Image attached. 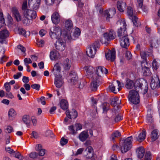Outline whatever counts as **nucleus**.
I'll list each match as a JSON object with an SVG mask.
<instances>
[{
  "mask_svg": "<svg viewBox=\"0 0 160 160\" xmlns=\"http://www.w3.org/2000/svg\"><path fill=\"white\" fill-rule=\"evenodd\" d=\"M120 135L121 134L119 132L116 131L112 134L111 136V139L112 140L114 141L116 138H118L120 136Z\"/></svg>",
  "mask_w": 160,
  "mask_h": 160,
  "instance_id": "obj_39",
  "label": "nucleus"
},
{
  "mask_svg": "<svg viewBox=\"0 0 160 160\" xmlns=\"http://www.w3.org/2000/svg\"><path fill=\"white\" fill-rule=\"evenodd\" d=\"M33 126H36L37 123V120L36 117L34 116H32L31 117V119Z\"/></svg>",
  "mask_w": 160,
  "mask_h": 160,
  "instance_id": "obj_57",
  "label": "nucleus"
},
{
  "mask_svg": "<svg viewBox=\"0 0 160 160\" xmlns=\"http://www.w3.org/2000/svg\"><path fill=\"white\" fill-rule=\"evenodd\" d=\"M69 129L70 131V133L73 135L76 134V132L74 129L73 125H71L69 127Z\"/></svg>",
  "mask_w": 160,
  "mask_h": 160,
  "instance_id": "obj_52",
  "label": "nucleus"
},
{
  "mask_svg": "<svg viewBox=\"0 0 160 160\" xmlns=\"http://www.w3.org/2000/svg\"><path fill=\"white\" fill-rule=\"evenodd\" d=\"M61 29L58 26L54 27L52 30H51L50 32V35L52 39H57L55 44L56 48L62 51L65 48L66 44L65 40L67 38H64L65 39L63 40L61 38ZM62 37L65 38L64 35H63Z\"/></svg>",
  "mask_w": 160,
  "mask_h": 160,
  "instance_id": "obj_1",
  "label": "nucleus"
},
{
  "mask_svg": "<svg viewBox=\"0 0 160 160\" xmlns=\"http://www.w3.org/2000/svg\"><path fill=\"white\" fill-rule=\"evenodd\" d=\"M116 37L115 33L114 31L110 29L108 32H107L104 34L103 36L101 38L100 41L102 43H108L111 40L115 39Z\"/></svg>",
  "mask_w": 160,
  "mask_h": 160,
  "instance_id": "obj_6",
  "label": "nucleus"
},
{
  "mask_svg": "<svg viewBox=\"0 0 160 160\" xmlns=\"http://www.w3.org/2000/svg\"><path fill=\"white\" fill-rule=\"evenodd\" d=\"M110 90L111 92H113L114 93H116L117 92H115V87L113 84H111L109 87Z\"/></svg>",
  "mask_w": 160,
  "mask_h": 160,
  "instance_id": "obj_59",
  "label": "nucleus"
},
{
  "mask_svg": "<svg viewBox=\"0 0 160 160\" xmlns=\"http://www.w3.org/2000/svg\"><path fill=\"white\" fill-rule=\"evenodd\" d=\"M40 87V85L38 84H34L31 85L32 88L33 89H36L38 91L39 90Z\"/></svg>",
  "mask_w": 160,
  "mask_h": 160,
  "instance_id": "obj_56",
  "label": "nucleus"
},
{
  "mask_svg": "<svg viewBox=\"0 0 160 160\" xmlns=\"http://www.w3.org/2000/svg\"><path fill=\"white\" fill-rule=\"evenodd\" d=\"M74 127L76 131L80 130L82 128V124L79 123H76L74 125Z\"/></svg>",
  "mask_w": 160,
  "mask_h": 160,
  "instance_id": "obj_49",
  "label": "nucleus"
},
{
  "mask_svg": "<svg viewBox=\"0 0 160 160\" xmlns=\"http://www.w3.org/2000/svg\"><path fill=\"white\" fill-rule=\"evenodd\" d=\"M24 62L25 65H28V64L31 63L32 62V60L30 58H24Z\"/></svg>",
  "mask_w": 160,
  "mask_h": 160,
  "instance_id": "obj_54",
  "label": "nucleus"
},
{
  "mask_svg": "<svg viewBox=\"0 0 160 160\" xmlns=\"http://www.w3.org/2000/svg\"><path fill=\"white\" fill-rule=\"evenodd\" d=\"M132 20L134 25L136 27H138L141 25V22L139 21L138 18L135 16L130 19Z\"/></svg>",
  "mask_w": 160,
  "mask_h": 160,
  "instance_id": "obj_36",
  "label": "nucleus"
},
{
  "mask_svg": "<svg viewBox=\"0 0 160 160\" xmlns=\"http://www.w3.org/2000/svg\"><path fill=\"white\" fill-rule=\"evenodd\" d=\"M134 12V11L132 7L130 6L128 7L127 9V13L130 19L135 16L133 15Z\"/></svg>",
  "mask_w": 160,
  "mask_h": 160,
  "instance_id": "obj_32",
  "label": "nucleus"
},
{
  "mask_svg": "<svg viewBox=\"0 0 160 160\" xmlns=\"http://www.w3.org/2000/svg\"><path fill=\"white\" fill-rule=\"evenodd\" d=\"M100 47L98 42H95L88 47L86 51V53L88 56L93 58L96 52L97 48Z\"/></svg>",
  "mask_w": 160,
  "mask_h": 160,
  "instance_id": "obj_9",
  "label": "nucleus"
},
{
  "mask_svg": "<svg viewBox=\"0 0 160 160\" xmlns=\"http://www.w3.org/2000/svg\"><path fill=\"white\" fill-rule=\"evenodd\" d=\"M54 84L57 88H60L63 84V81L62 76L55 77Z\"/></svg>",
  "mask_w": 160,
  "mask_h": 160,
  "instance_id": "obj_20",
  "label": "nucleus"
},
{
  "mask_svg": "<svg viewBox=\"0 0 160 160\" xmlns=\"http://www.w3.org/2000/svg\"><path fill=\"white\" fill-rule=\"evenodd\" d=\"M4 23L3 13L1 12V10L0 9V28L4 24Z\"/></svg>",
  "mask_w": 160,
  "mask_h": 160,
  "instance_id": "obj_43",
  "label": "nucleus"
},
{
  "mask_svg": "<svg viewBox=\"0 0 160 160\" xmlns=\"http://www.w3.org/2000/svg\"><path fill=\"white\" fill-rule=\"evenodd\" d=\"M125 57L128 60H130L132 58V55L129 51H127L125 53Z\"/></svg>",
  "mask_w": 160,
  "mask_h": 160,
  "instance_id": "obj_50",
  "label": "nucleus"
},
{
  "mask_svg": "<svg viewBox=\"0 0 160 160\" xmlns=\"http://www.w3.org/2000/svg\"><path fill=\"white\" fill-rule=\"evenodd\" d=\"M85 151L88 152L87 154L86 155L87 158H91L92 157L93 155V151L92 147L91 146L88 147L86 149Z\"/></svg>",
  "mask_w": 160,
  "mask_h": 160,
  "instance_id": "obj_26",
  "label": "nucleus"
},
{
  "mask_svg": "<svg viewBox=\"0 0 160 160\" xmlns=\"http://www.w3.org/2000/svg\"><path fill=\"white\" fill-rule=\"evenodd\" d=\"M69 77L71 78V82L73 83V84H76L78 79L76 73L73 72H71L69 74Z\"/></svg>",
  "mask_w": 160,
  "mask_h": 160,
  "instance_id": "obj_31",
  "label": "nucleus"
},
{
  "mask_svg": "<svg viewBox=\"0 0 160 160\" xmlns=\"http://www.w3.org/2000/svg\"><path fill=\"white\" fill-rule=\"evenodd\" d=\"M126 5V4L125 2L122 1H119L117 4V7L118 10L121 12H123Z\"/></svg>",
  "mask_w": 160,
  "mask_h": 160,
  "instance_id": "obj_28",
  "label": "nucleus"
},
{
  "mask_svg": "<svg viewBox=\"0 0 160 160\" xmlns=\"http://www.w3.org/2000/svg\"><path fill=\"white\" fill-rule=\"evenodd\" d=\"M61 66V64L59 63H56L54 66L52 72L55 77L62 76L60 75Z\"/></svg>",
  "mask_w": 160,
  "mask_h": 160,
  "instance_id": "obj_13",
  "label": "nucleus"
},
{
  "mask_svg": "<svg viewBox=\"0 0 160 160\" xmlns=\"http://www.w3.org/2000/svg\"><path fill=\"white\" fill-rule=\"evenodd\" d=\"M65 25L66 27V30L63 35H64V37L66 36V35L69 32H70L71 30L73 28V24L72 21L70 19H68L66 20L65 22Z\"/></svg>",
  "mask_w": 160,
  "mask_h": 160,
  "instance_id": "obj_16",
  "label": "nucleus"
},
{
  "mask_svg": "<svg viewBox=\"0 0 160 160\" xmlns=\"http://www.w3.org/2000/svg\"><path fill=\"white\" fill-rule=\"evenodd\" d=\"M68 140L67 139L62 138L61 139L60 143L61 145L63 146L68 143Z\"/></svg>",
  "mask_w": 160,
  "mask_h": 160,
  "instance_id": "obj_48",
  "label": "nucleus"
},
{
  "mask_svg": "<svg viewBox=\"0 0 160 160\" xmlns=\"http://www.w3.org/2000/svg\"><path fill=\"white\" fill-rule=\"evenodd\" d=\"M45 2L47 5L50 6L52 5L55 1V0H45Z\"/></svg>",
  "mask_w": 160,
  "mask_h": 160,
  "instance_id": "obj_53",
  "label": "nucleus"
},
{
  "mask_svg": "<svg viewBox=\"0 0 160 160\" xmlns=\"http://www.w3.org/2000/svg\"><path fill=\"white\" fill-rule=\"evenodd\" d=\"M80 29L78 28H76L72 36L71 35V32H69L66 34L65 38V39L67 38L68 40H75L78 38L80 34Z\"/></svg>",
  "mask_w": 160,
  "mask_h": 160,
  "instance_id": "obj_10",
  "label": "nucleus"
},
{
  "mask_svg": "<svg viewBox=\"0 0 160 160\" xmlns=\"http://www.w3.org/2000/svg\"><path fill=\"white\" fill-rule=\"evenodd\" d=\"M142 70L143 71V74L145 76H149L150 75V71L149 68L145 67L143 68Z\"/></svg>",
  "mask_w": 160,
  "mask_h": 160,
  "instance_id": "obj_44",
  "label": "nucleus"
},
{
  "mask_svg": "<svg viewBox=\"0 0 160 160\" xmlns=\"http://www.w3.org/2000/svg\"><path fill=\"white\" fill-rule=\"evenodd\" d=\"M159 133L158 130L155 129L153 130L151 133V138L152 141H155L159 137Z\"/></svg>",
  "mask_w": 160,
  "mask_h": 160,
  "instance_id": "obj_25",
  "label": "nucleus"
},
{
  "mask_svg": "<svg viewBox=\"0 0 160 160\" xmlns=\"http://www.w3.org/2000/svg\"><path fill=\"white\" fill-rule=\"evenodd\" d=\"M67 117L70 119L75 118L78 116V113L74 109H72L71 112L69 110H67L66 112Z\"/></svg>",
  "mask_w": 160,
  "mask_h": 160,
  "instance_id": "obj_21",
  "label": "nucleus"
},
{
  "mask_svg": "<svg viewBox=\"0 0 160 160\" xmlns=\"http://www.w3.org/2000/svg\"><path fill=\"white\" fill-rule=\"evenodd\" d=\"M128 99L132 103L137 104L140 102V96L137 90H130L128 94Z\"/></svg>",
  "mask_w": 160,
  "mask_h": 160,
  "instance_id": "obj_8",
  "label": "nucleus"
},
{
  "mask_svg": "<svg viewBox=\"0 0 160 160\" xmlns=\"http://www.w3.org/2000/svg\"><path fill=\"white\" fill-rule=\"evenodd\" d=\"M18 32L20 34L23 35H25V37H27V35H26L27 32L26 31L22 28H19L18 29Z\"/></svg>",
  "mask_w": 160,
  "mask_h": 160,
  "instance_id": "obj_45",
  "label": "nucleus"
},
{
  "mask_svg": "<svg viewBox=\"0 0 160 160\" xmlns=\"http://www.w3.org/2000/svg\"><path fill=\"white\" fill-rule=\"evenodd\" d=\"M99 12L102 17L109 21L110 18H112L116 13V9L114 8H112L103 11L102 8H100Z\"/></svg>",
  "mask_w": 160,
  "mask_h": 160,
  "instance_id": "obj_4",
  "label": "nucleus"
},
{
  "mask_svg": "<svg viewBox=\"0 0 160 160\" xmlns=\"http://www.w3.org/2000/svg\"><path fill=\"white\" fill-rule=\"evenodd\" d=\"M6 93V96L9 98L12 99L14 98L13 95L10 91H7Z\"/></svg>",
  "mask_w": 160,
  "mask_h": 160,
  "instance_id": "obj_61",
  "label": "nucleus"
},
{
  "mask_svg": "<svg viewBox=\"0 0 160 160\" xmlns=\"http://www.w3.org/2000/svg\"><path fill=\"white\" fill-rule=\"evenodd\" d=\"M125 36L120 38L121 39L120 45L122 47L127 48L129 45V39L128 36Z\"/></svg>",
  "mask_w": 160,
  "mask_h": 160,
  "instance_id": "obj_18",
  "label": "nucleus"
},
{
  "mask_svg": "<svg viewBox=\"0 0 160 160\" xmlns=\"http://www.w3.org/2000/svg\"><path fill=\"white\" fill-rule=\"evenodd\" d=\"M140 54L142 58L144 60L146 59V58L147 55L146 52L143 51L142 52H141Z\"/></svg>",
  "mask_w": 160,
  "mask_h": 160,
  "instance_id": "obj_62",
  "label": "nucleus"
},
{
  "mask_svg": "<svg viewBox=\"0 0 160 160\" xmlns=\"http://www.w3.org/2000/svg\"><path fill=\"white\" fill-rule=\"evenodd\" d=\"M29 157L32 158H35L38 156V153L36 152H32L29 154Z\"/></svg>",
  "mask_w": 160,
  "mask_h": 160,
  "instance_id": "obj_55",
  "label": "nucleus"
},
{
  "mask_svg": "<svg viewBox=\"0 0 160 160\" xmlns=\"http://www.w3.org/2000/svg\"><path fill=\"white\" fill-rule=\"evenodd\" d=\"M16 115L17 113L13 108H11L9 109L8 112V116L9 119L13 120Z\"/></svg>",
  "mask_w": 160,
  "mask_h": 160,
  "instance_id": "obj_30",
  "label": "nucleus"
},
{
  "mask_svg": "<svg viewBox=\"0 0 160 160\" xmlns=\"http://www.w3.org/2000/svg\"><path fill=\"white\" fill-rule=\"evenodd\" d=\"M61 108L64 110L67 109L68 108V101L65 99H62L60 103Z\"/></svg>",
  "mask_w": 160,
  "mask_h": 160,
  "instance_id": "obj_34",
  "label": "nucleus"
},
{
  "mask_svg": "<svg viewBox=\"0 0 160 160\" xmlns=\"http://www.w3.org/2000/svg\"><path fill=\"white\" fill-rule=\"evenodd\" d=\"M121 100L118 97L114 98L112 100L111 104L113 106H115L117 105H119L121 103Z\"/></svg>",
  "mask_w": 160,
  "mask_h": 160,
  "instance_id": "obj_37",
  "label": "nucleus"
},
{
  "mask_svg": "<svg viewBox=\"0 0 160 160\" xmlns=\"http://www.w3.org/2000/svg\"><path fill=\"white\" fill-rule=\"evenodd\" d=\"M51 20L52 22L55 24H58L60 20V16L58 11H55L52 14Z\"/></svg>",
  "mask_w": 160,
  "mask_h": 160,
  "instance_id": "obj_14",
  "label": "nucleus"
},
{
  "mask_svg": "<svg viewBox=\"0 0 160 160\" xmlns=\"http://www.w3.org/2000/svg\"><path fill=\"white\" fill-rule=\"evenodd\" d=\"M6 151L10 153H13L14 151L10 147H7L5 148Z\"/></svg>",
  "mask_w": 160,
  "mask_h": 160,
  "instance_id": "obj_64",
  "label": "nucleus"
},
{
  "mask_svg": "<svg viewBox=\"0 0 160 160\" xmlns=\"http://www.w3.org/2000/svg\"><path fill=\"white\" fill-rule=\"evenodd\" d=\"M152 157L150 151H147L146 152L144 157V160H151Z\"/></svg>",
  "mask_w": 160,
  "mask_h": 160,
  "instance_id": "obj_42",
  "label": "nucleus"
},
{
  "mask_svg": "<svg viewBox=\"0 0 160 160\" xmlns=\"http://www.w3.org/2000/svg\"><path fill=\"white\" fill-rule=\"evenodd\" d=\"M95 74L94 75L98 77H101L103 74H106L108 73V70L102 66H99L98 68H96L95 70Z\"/></svg>",
  "mask_w": 160,
  "mask_h": 160,
  "instance_id": "obj_12",
  "label": "nucleus"
},
{
  "mask_svg": "<svg viewBox=\"0 0 160 160\" xmlns=\"http://www.w3.org/2000/svg\"><path fill=\"white\" fill-rule=\"evenodd\" d=\"M136 152L137 153L138 157L141 158L144 156L145 154V150L143 147H141L137 149Z\"/></svg>",
  "mask_w": 160,
  "mask_h": 160,
  "instance_id": "obj_27",
  "label": "nucleus"
},
{
  "mask_svg": "<svg viewBox=\"0 0 160 160\" xmlns=\"http://www.w3.org/2000/svg\"><path fill=\"white\" fill-rule=\"evenodd\" d=\"M9 33L7 30H3L0 32V38L2 40L0 39V42L2 43L4 41L3 39L7 38L9 36Z\"/></svg>",
  "mask_w": 160,
  "mask_h": 160,
  "instance_id": "obj_23",
  "label": "nucleus"
},
{
  "mask_svg": "<svg viewBox=\"0 0 160 160\" xmlns=\"http://www.w3.org/2000/svg\"><path fill=\"white\" fill-rule=\"evenodd\" d=\"M31 118L30 117L27 115H24L22 118V121L23 123L28 127L30 125L31 123Z\"/></svg>",
  "mask_w": 160,
  "mask_h": 160,
  "instance_id": "obj_29",
  "label": "nucleus"
},
{
  "mask_svg": "<svg viewBox=\"0 0 160 160\" xmlns=\"http://www.w3.org/2000/svg\"><path fill=\"white\" fill-rule=\"evenodd\" d=\"M160 82L158 76L156 75V77L153 78L151 81V87L152 89H155L156 88L159 87Z\"/></svg>",
  "mask_w": 160,
  "mask_h": 160,
  "instance_id": "obj_15",
  "label": "nucleus"
},
{
  "mask_svg": "<svg viewBox=\"0 0 160 160\" xmlns=\"http://www.w3.org/2000/svg\"><path fill=\"white\" fill-rule=\"evenodd\" d=\"M109 104L107 103H104L102 105V108L104 112H106L109 109Z\"/></svg>",
  "mask_w": 160,
  "mask_h": 160,
  "instance_id": "obj_46",
  "label": "nucleus"
},
{
  "mask_svg": "<svg viewBox=\"0 0 160 160\" xmlns=\"http://www.w3.org/2000/svg\"><path fill=\"white\" fill-rule=\"evenodd\" d=\"M12 12L14 15L19 13L18 9L16 7H12Z\"/></svg>",
  "mask_w": 160,
  "mask_h": 160,
  "instance_id": "obj_63",
  "label": "nucleus"
},
{
  "mask_svg": "<svg viewBox=\"0 0 160 160\" xmlns=\"http://www.w3.org/2000/svg\"><path fill=\"white\" fill-rule=\"evenodd\" d=\"M14 156L20 160H22L24 159V157L21 154V153L18 152H14L13 154Z\"/></svg>",
  "mask_w": 160,
  "mask_h": 160,
  "instance_id": "obj_41",
  "label": "nucleus"
},
{
  "mask_svg": "<svg viewBox=\"0 0 160 160\" xmlns=\"http://www.w3.org/2000/svg\"><path fill=\"white\" fill-rule=\"evenodd\" d=\"M6 132L8 133H11L13 131V128L12 127L10 126H8L6 129Z\"/></svg>",
  "mask_w": 160,
  "mask_h": 160,
  "instance_id": "obj_60",
  "label": "nucleus"
},
{
  "mask_svg": "<svg viewBox=\"0 0 160 160\" xmlns=\"http://www.w3.org/2000/svg\"><path fill=\"white\" fill-rule=\"evenodd\" d=\"M158 41L155 38H152L150 41V45L152 47L156 48L159 45Z\"/></svg>",
  "mask_w": 160,
  "mask_h": 160,
  "instance_id": "obj_35",
  "label": "nucleus"
},
{
  "mask_svg": "<svg viewBox=\"0 0 160 160\" xmlns=\"http://www.w3.org/2000/svg\"><path fill=\"white\" fill-rule=\"evenodd\" d=\"M160 61L159 60H156V59H154L152 62V66L153 68L157 70L159 68L160 65Z\"/></svg>",
  "mask_w": 160,
  "mask_h": 160,
  "instance_id": "obj_40",
  "label": "nucleus"
},
{
  "mask_svg": "<svg viewBox=\"0 0 160 160\" xmlns=\"http://www.w3.org/2000/svg\"><path fill=\"white\" fill-rule=\"evenodd\" d=\"M60 55L58 51L56 50H53L50 52V57L51 60H56L59 58Z\"/></svg>",
  "mask_w": 160,
  "mask_h": 160,
  "instance_id": "obj_24",
  "label": "nucleus"
},
{
  "mask_svg": "<svg viewBox=\"0 0 160 160\" xmlns=\"http://www.w3.org/2000/svg\"><path fill=\"white\" fill-rule=\"evenodd\" d=\"M84 69L86 71L87 74L89 75L93 73L94 69L91 66H86L84 68Z\"/></svg>",
  "mask_w": 160,
  "mask_h": 160,
  "instance_id": "obj_38",
  "label": "nucleus"
},
{
  "mask_svg": "<svg viewBox=\"0 0 160 160\" xmlns=\"http://www.w3.org/2000/svg\"><path fill=\"white\" fill-rule=\"evenodd\" d=\"M92 78V80L90 85V88L92 91H95L98 86L99 79L95 75H93Z\"/></svg>",
  "mask_w": 160,
  "mask_h": 160,
  "instance_id": "obj_11",
  "label": "nucleus"
},
{
  "mask_svg": "<svg viewBox=\"0 0 160 160\" xmlns=\"http://www.w3.org/2000/svg\"><path fill=\"white\" fill-rule=\"evenodd\" d=\"M146 135V131L144 129L136 137L137 140L139 142H142L145 139Z\"/></svg>",
  "mask_w": 160,
  "mask_h": 160,
  "instance_id": "obj_22",
  "label": "nucleus"
},
{
  "mask_svg": "<svg viewBox=\"0 0 160 160\" xmlns=\"http://www.w3.org/2000/svg\"><path fill=\"white\" fill-rule=\"evenodd\" d=\"M132 137H129L124 140L121 141V150L122 153L127 152L132 147Z\"/></svg>",
  "mask_w": 160,
  "mask_h": 160,
  "instance_id": "obj_5",
  "label": "nucleus"
},
{
  "mask_svg": "<svg viewBox=\"0 0 160 160\" xmlns=\"http://www.w3.org/2000/svg\"><path fill=\"white\" fill-rule=\"evenodd\" d=\"M117 24L121 26L120 28L118 29L117 31L118 36L119 38L128 36L127 32L126 31V24L124 19L119 20L117 22Z\"/></svg>",
  "mask_w": 160,
  "mask_h": 160,
  "instance_id": "obj_3",
  "label": "nucleus"
},
{
  "mask_svg": "<svg viewBox=\"0 0 160 160\" xmlns=\"http://www.w3.org/2000/svg\"><path fill=\"white\" fill-rule=\"evenodd\" d=\"M89 135L88 131H83L81 132L78 135V138L82 142L85 141L88 138H89Z\"/></svg>",
  "mask_w": 160,
  "mask_h": 160,
  "instance_id": "obj_19",
  "label": "nucleus"
},
{
  "mask_svg": "<svg viewBox=\"0 0 160 160\" xmlns=\"http://www.w3.org/2000/svg\"><path fill=\"white\" fill-rule=\"evenodd\" d=\"M27 8V1L26 0H25L23 2L22 5V10L24 11L25 10L28 9Z\"/></svg>",
  "mask_w": 160,
  "mask_h": 160,
  "instance_id": "obj_47",
  "label": "nucleus"
},
{
  "mask_svg": "<svg viewBox=\"0 0 160 160\" xmlns=\"http://www.w3.org/2000/svg\"><path fill=\"white\" fill-rule=\"evenodd\" d=\"M143 86L145 87L143 92V94H145L148 90V87L146 82L143 80H137L135 83L133 81L126 78L125 82V87L128 89H131L135 87L136 90L139 91V89H142Z\"/></svg>",
  "mask_w": 160,
  "mask_h": 160,
  "instance_id": "obj_2",
  "label": "nucleus"
},
{
  "mask_svg": "<svg viewBox=\"0 0 160 160\" xmlns=\"http://www.w3.org/2000/svg\"><path fill=\"white\" fill-rule=\"evenodd\" d=\"M105 56L107 59L113 61L115 58V51L114 50H109L107 53H105Z\"/></svg>",
  "mask_w": 160,
  "mask_h": 160,
  "instance_id": "obj_17",
  "label": "nucleus"
},
{
  "mask_svg": "<svg viewBox=\"0 0 160 160\" xmlns=\"http://www.w3.org/2000/svg\"><path fill=\"white\" fill-rule=\"evenodd\" d=\"M17 48L23 52H26V49L25 48L21 45H18L17 46Z\"/></svg>",
  "mask_w": 160,
  "mask_h": 160,
  "instance_id": "obj_58",
  "label": "nucleus"
},
{
  "mask_svg": "<svg viewBox=\"0 0 160 160\" xmlns=\"http://www.w3.org/2000/svg\"><path fill=\"white\" fill-rule=\"evenodd\" d=\"M4 86L5 89L7 92L10 91L11 88L9 84V83L8 82L5 83L4 84Z\"/></svg>",
  "mask_w": 160,
  "mask_h": 160,
  "instance_id": "obj_51",
  "label": "nucleus"
},
{
  "mask_svg": "<svg viewBox=\"0 0 160 160\" xmlns=\"http://www.w3.org/2000/svg\"><path fill=\"white\" fill-rule=\"evenodd\" d=\"M24 15L27 19V20H24V23L26 24H29L30 21L28 20L35 19L37 16L36 12L30 9L25 10L23 12Z\"/></svg>",
  "mask_w": 160,
  "mask_h": 160,
  "instance_id": "obj_7",
  "label": "nucleus"
},
{
  "mask_svg": "<svg viewBox=\"0 0 160 160\" xmlns=\"http://www.w3.org/2000/svg\"><path fill=\"white\" fill-rule=\"evenodd\" d=\"M71 61L68 59H66L63 63V65L65 70H69L71 66Z\"/></svg>",
  "mask_w": 160,
  "mask_h": 160,
  "instance_id": "obj_33",
  "label": "nucleus"
}]
</instances>
